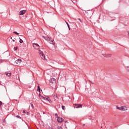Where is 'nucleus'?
I'll return each mask as SVG.
<instances>
[{
	"label": "nucleus",
	"instance_id": "nucleus-22",
	"mask_svg": "<svg viewBox=\"0 0 129 129\" xmlns=\"http://www.w3.org/2000/svg\"><path fill=\"white\" fill-rule=\"evenodd\" d=\"M16 117H17L18 118L21 119V116H20L19 115H17Z\"/></svg>",
	"mask_w": 129,
	"mask_h": 129
},
{
	"label": "nucleus",
	"instance_id": "nucleus-4",
	"mask_svg": "<svg viewBox=\"0 0 129 129\" xmlns=\"http://www.w3.org/2000/svg\"><path fill=\"white\" fill-rule=\"evenodd\" d=\"M49 82L51 83V84H55V83H56V79H55V78H51L49 80Z\"/></svg>",
	"mask_w": 129,
	"mask_h": 129
},
{
	"label": "nucleus",
	"instance_id": "nucleus-24",
	"mask_svg": "<svg viewBox=\"0 0 129 129\" xmlns=\"http://www.w3.org/2000/svg\"><path fill=\"white\" fill-rule=\"evenodd\" d=\"M31 107L32 108H34V105H33V104H31Z\"/></svg>",
	"mask_w": 129,
	"mask_h": 129
},
{
	"label": "nucleus",
	"instance_id": "nucleus-23",
	"mask_svg": "<svg viewBox=\"0 0 129 129\" xmlns=\"http://www.w3.org/2000/svg\"><path fill=\"white\" fill-rule=\"evenodd\" d=\"M54 98H57V94H54Z\"/></svg>",
	"mask_w": 129,
	"mask_h": 129
},
{
	"label": "nucleus",
	"instance_id": "nucleus-32",
	"mask_svg": "<svg viewBox=\"0 0 129 129\" xmlns=\"http://www.w3.org/2000/svg\"><path fill=\"white\" fill-rule=\"evenodd\" d=\"M11 39H12V37H11Z\"/></svg>",
	"mask_w": 129,
	"mask_h": 129
},
{
	"label": "nucleus",
	"instance_id": "nucleus-10",
	"mask_svg": "<svg viewBox=\"0 0 129 129\" xmlns=\"http://www.w3.org/2000/svg\"><path fill=\"white\" fill-rule=\"evenodd\" d=\"M49 42V44H51L52 45H55V42L53 41V39H51Z\"/></svg>",
	"mask_w": 129,
	"mask_h": 129
},
{
	"label": "nucleus",
	"instance_id": "nucleus-31",
	"mask_svg": "<svg viewBox=\"0 0 129 129\" xmlns=\"http://www.w3.org/2000/svg\"><path fill=\"white\" fill-rule=\"evenodd\" d=\"M55 115H57V113L55 114Z\"/></svg>",
	"mask_w": 129,
	"mask_h": 129
},
{
	"label": "nucleus",
	"instance_id": "nucleus-13",
	"mask_svg": "<svg viewBox=\"0 0 129 129\" xmlns=\"http://www.w3.org/2000/svg\"><path fill=\"white\" fill-rule=\"evenodd\" d=\"M6 75L7 76H8L9 77H10V76H11V75H12V74L11 73H6Z\"/></svg>",
	"mask_w": 129,
	"mask_h": 129
},
{
	"label": "nucleus",
	"instance_id": "nucleus-1",
	"mask_svg": "<svg viewBox=\"0 0 129 129\" xmlns=\"http://www.w3.org/2000/svg\"><path fill=\"white\" fill-rule=\"evenodd\" d=\"M38 53L41 58H42L43 60H45L46 59V57L45 56V54H44V53H43V51L39 50Z\"/></svg>",
	"mask_w": 129,
	"mask_h": 129
},
{
	"label": "nucleus",
	"instance_id": "nucleus-7",
	"mask_svg": "<svg viewBox=\"0 0 129 129\" xmlns=\"http://www.w3.org/2000/svg\"><path fill=\"white\" fill-rule=\"evenodd\" d=\"M42 38H44V39L46 40V41H47L48 42H50L51 39V38H50V37H48L47 36H42Z\"/></svg>",
	"mask_w": 129,
	"mask_h": 129
},
{
	"label": "nucleus",
	"instance_id": "nucleus-8",
	"mask_svg": "<svg viewBox=\"0 0 129 129\" xmlns=\"http://www.w3.org/2000/svg\"><path fill=\"white\" fill-rule=\"evenodd\" d=\"M21 62H22V59H21L20 58L18 59L17 60H16L15 61V63L17 65H20V64H21Z\"/></svg>",
	"mask_w": 129,
	"mask_h": 129
},
{
	"label": "nucleus",
	"instance_id": "nucleus-18",
	"mask_svg": "<svg viewBox=\"0 0 129 129\" xmlns=\"http://www.w3.org/2000/svg\"><path fill=\"white\" fill-rule=\"evenodd\" d=\"M19 42L22 44V43H23V42L24 41H23V40H22V39H20Z\"/></svg>",
	"mask_w": 129,
	"mask_h": 129
},
{
	"label": "nucleus",
	"instance_id": "nucleus-16",
	"mask_svg": "<svg viewBox=\"0 0 129 129\" xmlns=\"http://www.w3.org/2000/svg\"><path fill=\"white\" fill-rule=\"evenodd\" d=\"M13 34H16V35H20V33L17 32L16 31L13 32Z\"/></svg>",
	"mask_w": 129,
	"mask_h": 129
},
{
	"label": "nucleus",
	"instance_id": "nucleus-5",
	"mask_svg": "<svg viewBox=\"0 0 129 129\" xmlns=\"http://www.w3.org/2000/svg\"><path fill=\"white\" fill-rule=\"evenodd\" d=\"M26 12H27V10H22L20 11L19 14L20 16H23V15H25V14H26Z\"/></svg>",
	"mask_w": 129,
	"mask_h": 129
},
{
	"label": "nucleus",
	"instance_id": "nucleus-9",
	"mask_svg": "<svg viewBox=\"0 0 129 129\" xmlns=\"http://www.w3.org/2000/svg\"><path fill=\"white\" fill-rule=\"evenodd\" d=\"M57 120L58 122H62V121H63V120H64V119H63V118H62V117H58L57 118Z\"/></svg>",
	"mask_w": 129,
	"mask_h": 129
},
{
	"label": "nucleus",
	"instance_id": "nucleus-21",
	"mask_svg": "<svg viewBox=\"0 0 129 129\" xmlns=\"http://www.w3.org/2000/svg\"><path fill=\"white\" fill-rule=\"evenodd\" d=\"M126 70L128 72H129V67H126Z\"/></svg>",
	"mask_w": 129,
	"mask_h": 129
},
{
	"label": "nucleus",
	"instance_id": "nucleus-2",
	"mask_svg": "<svg viewBox=\"0 0 129 129\" xmlns=\"http://www.w3.org/2000/svg\"><path fill=\"white\" fill-rule=\"evenodd\" d=\"M33 47L35 50H39L40 49V45L37 43H33Z\"/></svg>",
	"mask_w": 129,
	"mask_h": 129
},
{
	"label": "nucleus",
	"instance_id": "nucleus-25",
	"mask_svg": "<svg viewBox=\"0 0 129 129\" xmlns=\"http://www.w3.org/2000/svg\"><path fill=\"white\" fill-rule=\"evenodd\" d=\"M26 114H27V115H29V114H30V113H29V112H27L26 113Z\"/></svg>",
	"mask_w": 129,
	"mask_h": 129
},
{
	"label": "nucleus",
	"instance_id": "nucleus-19",
	"mask_svg": "<svg viewBox=\"0 0 129 129\" xmlns=\"http://www.w3.org/2000/svg\"><path fill=\"white\" fill-rule=\"evenodd\" d=\"M57 129H63V128H62V127H61L60 126H58L57 127Z\"/></svg>",
	"mask_w": 129,
	"mask_h": 129
},
{
	"label": "nucleus",
	"instance_id": "nucleus-26",
	"mask_svg": "<svg viewBox=\"0 0 129 129\" xmlns=\"http://www.w3.org/2000/svg\"><path fill=\"white\" fill-rule=\"evenodd\" d=\"M3 122H6V119L3 120Z\"/></svg>",
	"mask_w": 129,
	"mask_h": 129
},
{
	"label": "nucleus",
	"instance_id": "nucleus-11",
	"mask_svg": "<svg viewBox=\"0 0 129 129\" xmlns=\"http://www.w3.org/2000/svg\"><path fill=\"white\" fill-rule=\"evenodd\" d=\"M104 57H105L106 58H109L110 57H111V54H103Z\"/></svg>",
	"mask_w": 129,
	"mask_h": 129
},
{
	"label": "nucleus",
	"instance_id": "nucleus-3",
	"mask_svg": "<svg viewBox=\"0 0 129 129\" xmlns=\"http://www.w3.org/2000/svg\"><path fill=\"white\" fill-rule=\"evenodd\" d=\"M118 109H119V110H127V107L125 106H121L120 107H117Z\"/></svg>",
	"mask_w": 129,
	"mask_h": 129
},
{
	"label": "nucleus",
	"instance_id": "nucleus-27",
	"mask_svg": "<svg viewBox=\"0 0 129 129\" xmlns=\"http://www.w3.org/2000/svg\"><path fill=\"white\" fill-rule=\"evenodd\" d=\"M48 129H54V128H53L52 127H49Z\"/></svg>",
	"mask_w": 129,
	"mask_h": 129
},
{
	"label": "nucleus",
	"instance_id": "nucleus-17",
	"mask_svg": "<svg viewBox=\"0 0 129 129\" xmlns=\"http://www.w3.org/2000/svg\"><path fill=\"white\" fill-rule=\"evenodd\" d=\"M40 89H41L40 88V86H38V87H37V91H39V92H40Z\"/></svg>",
	"mask_w": 129,
	"mask_h": 129
},
{
	"label": "nucleus",
	"instance_id": "nucleus-28",
	"mask_svg": "<svg viewBox=\"0 0 129 129\" xmlns=\"http://www.w3.org/2000/svg\"><path fill=\"white\" fill-rule=\"evenodd\" d=\"M25 110H24V111H23V113H25Z\"/></svg>",
	"mask_w": 129,
	"mask_h": 129
},
{
	"label": "nucleus",
	"instance_id": "nucleus-12",
	"mask_svg": "<svg viewBox=\"0 0 129 129\" xmlns=\"http://www.w3.org/2000/svg\"><path fill=\"white\" fill-rule=\"evenodd\" d=\"M45 98H46V100H47L48 101H49V102H50V101H51V100L50 99V98H49V97L46 96L45 97Z\"/></svg>",
	"mask_w": 129,
	"mask_h": 129
},
{
	"label": "nucleus",
	"instance_id": "nucleus-15",
	"mask_svg": "<svg viewBox=\"0 0 129 129\" xmlns=\"http://www.w3.org/2000/svg\"><path fill=\"white\" fill-rule=\"evenodd\" d=\"M66 23L69 30H70V27L69 26V24H68V23H67V21H66Z\"/></svg>",
	"mask_w": 129,
	"mask_h": 129
},
{
	"label": "nucleus",
	"instance_id": "nucleus-6",
	"mask_svg": "<svg viewBox=\"0 0 129 129\" xmlns=\"http://www.w3.org/2000/svg\"><path fill=\"white\" fill-rule=\"evenodd\" d=\"M74 105L76 106V108H82L83 106L82 104H74Z\"/></svg>",
	"mask_w": 129,
	"mask_h": 129
},
{
	"label": "nucleus",
	"instance_id": "nucleus-30",
	"mask_svg": "<svg viewBox=\"0 0 129 129\" xmlns=\"http://www.w3.org/2000/svg\"><path fill=\"white\" fill-rule=\"evenodd\" d=\"M90 82H91V83H92V84H93L92 82H91V81H89Z\"/></svg>",
	"mask_w": 129,
	"mask_h": 129
},
{
	"label": "nucleus",
	"instance_id": "nucleus-14",
	"mask_svg": "<svg viewBox=\"0 0 129 129\" xmlns=\"http://www.w3.org/2000/svg\"><path fill=\"white\" fill-rule=\"evenodd\" d=\"M61 108L62 109H63V110H65V109H66L65 106L64 105H62L61 106Z\"/></svg>",
	"mask_w": 129,
	"mask_h": 129
},
{
	"label": "nucleus",
	"instance_id": "nucleus-20",
	"mask_svg": "<svg viewBox=\"0 0 129 129\" xmlns=\"http://www.w3.org/2000/svg\"><path fill=\"white\" fill-rule=\"evenodd\" d=\"M15 51H17L18 50V47H14Z\"/></svg>",
	"mask_w": 129,
	"mask_h": 129
},
{
	"label": "nucleus",
	"instance_id": "nucleus-29",
	"mask_svg": "<svg viewBox=\"0 0 129 129\" xmlns=\"http://www.w3.org/2000/svg\"><path fill=\"white\" fill-rule=\"evenodd\" d=\"M12 41H13V42H15V40H14V39H13Z\"/></svg>",
	"mask_w": 129,
	"mask_h": 129
}]
</instances>
